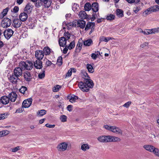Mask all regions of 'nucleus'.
<instances>
[{"instance_id":"8","label":"nucleus","mask_w":159,"mask_h":159,"mask_svg":"<svg viewBox=\"0 0 159 159\" xmlns=\"http://www.w3.org/2000/svg\"><path fill=\"white\" fill-rule=\"evenodd\" d=\"M32 99L31 98L25 100L22 104V107L28 108L30 107L32 104Z\"/></svg>"},{"instance_id":"50","label":"nucleus","mask_w":159,"mask_h":159,"mask_svg":"<svg viewBox=\"0 0 159 159\" xmlns=\"http://www.w3.org/2000/svg\"><path fill=\"white\" fill-rule=\"evenodd\" d=\"M153 152L157 156L159 157V149L157 148H155Z\"/></svg>"},{"instance_id":"62","label":"nucleus","mask_w":159,"mask_h":159,"mask_svg":"<svg viewBox=\"0 0 159 159\" xmlns=\"http://www.w3.org/2000/svg\"><path fill=\"white\" fill-rule=\"evenodd\" d=\"M8 11V8H6L5 9H4V10L2 12V15H3V16H5L7 13V12Z\"/></svg>"},{"instance_id":"35","label":"nucleus","mask_w":159,"mask_h":159,"mask_svg":"<svg viewBox=\"0 0 159 159\" xmlns=\"http://www.w3.org/2000/svg\"><path fill=\"white\" fill-rule=\"evenodd\" d=\"M46 111L44 110H41L38 111L37 113L38 116H42L46 114Z\"/></svg>"},{"instance_id":"53","label":"nucleus","mask_w":159,"mask_h":159,"mask_svg":"<svg viewBox=\"0 0 159 159\" xmlns=\"http://www.w3.org/2000/svg\"><path fill=\"white\" fill-rule=\"evenodd\" d=\"M126 1L130 3H138L140 1V0H126Z\"/></svg>"},{"instance_id":"7","label":"nucleus","mask_w":159,"mask_h":159,"mask_svg":"<svg viewBox=\"0 0 159 159\" xmlns=\"http://www.w3.org/2000/svg\"><path fill=\"white\" fill-rule=\"evenodd\" d=\"M63 25L64 26L63 27V29H64L67 28V29L69 30L71 29L73 27L76 26L75 22H70L69 23H64Z\"/></svg>"},{"instance_id":"4","label":"nucleus","mask_w":159,"mask_h":159,"mask_svg":"<svg viewBox=\"0 0 159 159\" xmlns=\"http://www.w3.org/2000/svg\"><path fill=\"white\" fill-rule=\"evenodd\" d=\"M14 33L13 30L11 29H7L3 32L5 38L9 39L12 35Z\"/></svg>"},{"instance_id":"23","label":"nucleus","mask_w":159,"mask_h":159,"mask_svg":"<svg viewBox=\"0 0 159 159\" xmlns=\"http://www.w3.org/2000/svg\"><path fill=\"white\" fill-rule=\"evenodd\" d=\"M143 148L151 152H153L154 150L155 147L151 145H145L143 146Z\"/></svg>"},{"instance_id":"24","label":"nucleus","mask_w":159,"mask_h":159,"mask_svg":"<svg viewBox=\"0 0 159 159\" xmlns=\"http://www.w3.org/2000/svg\"><path fill=\"white\" fill-rule=\"evenodd\" d=\"M114 39V38L112 37H105L104 36L101 37L100 38L99 41L100 42L102 41H104L107 42L110 40Z\"/></svg>"},{"instance_id":"52","label":"nucleus","mask_w":159,"mask_h":159,"mask_svg":"<svg viewBox=\"0 0 159 159\" xmlns=\"http://www.w3.org/2000/svg\"><path fill=\"white\" fill-rule=\"evenodd\" d=\"M143 34H151L150 29H146L143 31Z\"/></svg>"},{"instance_id":"1","label":"nucleus","mask_w":159,"mask_h":159,"mask_svg":"<svg viewBox=\"0 0 159 159\" xmlns=\"http://www.w3.org/2000/svg\"><path fill=\"white\" fill-rule=\"evenodd\" d=\"M33 65V63L31 62L21 61L19 64V66L14 69L13 74L19 78L22 75L23 69L30 70L32 68Z\"/></svg>"},{"instance_id":"32","label":"nucleus","mask_w":159,"mask_h":159,"mask_svg":"<svg viewBox=\"0 0 159 159\" xmlns=\"http://www.w3.org/2000/svg\"><path fill=\"white\" fill-rule=\"evenodd\" d=\"M84 9L86 11H89L91 9V6L89 3H86L84 5Z\"/></svg>"},{"instance_id":"12","label":"nucleus","mask_w":159,"mask_h":159,"mask_svg":"<svg viewBox=\"0 0 159 159\" xmlns=\"http://www.w3.org/2000/svg\"><path fill=\"white\" fill-rule=\"evenodd\" d=\"M17 97V95L16 93L14 92L11 93L8 95L9 100L12 102H14L16 101Z\"/></svg>"},{"instance_id":"10","label":"nucleus","mask_w":159,"mask_h":159,"mask_svg":"<svg viewBox=\"0 0 159 159\" xmlns=\"http://www.w3.org/2000/svg\"><path fill=\"white\" fill-rule=\"evenodd\" d=\"M34 66L37 69H41L43 67L41 60L37 59L34 61Z\"/></svg>"},{"instance_id":"56","label":"nucleus","mask_w":159,"mask_h":159,"mask_svg":"<svg viewBox=\"0 0 159 159\" xmlns=\"http://www.w3.org/2000/svg\"><path fill=\"white\" fill-rule=\"evenodd\" d=\"M112 127V126H110L107 125H104V128L107 130L111 131V128Z\"/></svg>"},{"instance_id":"31","label":"nucleus","mask_w":159,"mask_h":159,"mask_svg":"<svg viewBox=\"0 0 159 159\" xmlns=\"http://www.w3.org/2000/svg\"><path fill=\"white\" fill-rule=\"evenodd\" d=\"M87 69L89 72L90 73H93L94 72V70L93 69L92 66L89 64H88L87 65Z\"/></svg>"},{"instance_id":"20","label":"nucleus","mask_w":159,"mask_h":159,"mask_svg":"<svg viewBox=\"0 0 159 159\" xmlns=\"http://www.w3.org/2000/svg\"><path fill=\"white\" fill-rule=\"evenodd\" d=\"M19 18L21 21H25L28 18V15L26 13L23 12L20 14Z\"/></svg>"},{"instance_id":"45","label":"nucleus","mask_w":159,"mask_h":159,"mask_svg":"<svg viewBox=\"0 0 159 159\" xmlns=\"http://www.w3.org/2000/svg\"><path fill=\"white\" fill-rule=\"evenodd\" d=\"M151 7L152 8V12H155L159 11V6L158 5H155L152 7Z\"/></svg>"},{"instance_id":"16","label":"nucleus","mask_w":159,"mask_h":159,"mask_svg":"<svg viewBox=\"0 0 159 159\" xmlns=\"http://www.w3.org/2000/svg\"><path fill=\"white\" fill-rule=\"evenodd\" d=\"M84 45V46L89 47L93 44V42L91 39H88L83 40Z\"/></svg>"},{"instance_id":"11","label":"nucleus","mask_w":159,"mask_h":159,"mask_svg":"<svg viewBox=\"0 0 159 159\" xmlns=\"http://www.w3.org/2000/svg\"><path fill=\"white\" fill-rule=\"evenodd\" d=\"M111 127V131L116 134L122 135V131L119 128L114 126H112Z\"/></svg>"},{"instance_id":"39","label":"nucleus","mask_w":159,"mask_h":159,"mask_svg":"<svg viewBox=\"0 0 159 159\" xmlns=\"http://www.w3.org/2000/svg\"><path fill=\"white\" fill-rule=\"evenodd\" d=\"M115 16L113 14H110L107 16L106 19L108 20H112L115 19Z\"/></svg>"},{"instance_id":"19","label":"nucleus","mask_w":159,"mask_h":159,"mask_svg":"<svg viewBox=\"0 0 159 159\" xmlns=\"http://www.w3.org/2000/svg\"><path fill=\"white\" fill-rule=\"evenodd\" d=\"M9 99L7 96H4L2 97L1 98V101L2 104L6 105L9 102Z\"/></svg>"},{"instance_id":"21","label":"nucleus","mask_w":159,"mask_h":159,"mask_svg":"<svg viewBox=\"0 0 159 159\" xmlns=\"http://www.w3.org/2000/svg\"><path fill=\"white\" fill-rule=\"evenodd\" d=\"M95 23L94 22H90L88 23L86 26L85 28V30H88L89 29H94Z\"/></svg>"},{"instance_id":"40","label":"nucleus","mask_w":159,"mask_h":159,"mask_svg":"<svg viewBox=\"0 0 159 159\" xmlns=\"http://www.w3.org/2000/svg\"><path fill=\"white\" fill-rule=\"evenodd\" d=\"M152 8L151 7L145 10L143 13L144 14H145L146 15H148L149 14H150L152 11Z\"/></svg>"},{"instance_id":"33","label":"nucleus","mask_w":159,"mask_h":159,"mask_svg":"<svg viewBox=\"0 0 159 159\" xmlns=\"http://www.w3.org/2000/svg\"><path fill=\"white\" fill-rule=\"evenodd\" d=\"M9 131L8 130H2L0 131V137L4 136L8 134Z\"/></svg>"},{"instance_id":"18","label":"nucleus","mask_w":159,"mask_h":159,"mask_svg":"<svg viewBox=\"0 0 159 159\" xmlns=\"http://www.w3.org/2000/svg\"><path fill=\"white\" fill-rule=\"evenodd\" d=\"M21 24V20L18 19H15L13 21V25L15 28L19 27Z\"/></svg>"},{"instance_id":"38","label":"nucleus","mask_w":159,"mask_h":159,"mask_svg":"<svg viewBox=\"0 0 159 159\" xmlns=\"http://www.w3.org/2000/svg\"><path fill=\"white\" fill-rule=\"evenodd\" d=\"M32 8L29 5H26L25 9V11L27 13H30L32 10Z\"/></svg>"},{"instance_id":"25","label":"nucleus","mask_w":159,"mask_h":159,"mask_svg":"<svg viewBox=\"0 0 159 159\" xmlns=\"http://www.w3.org/2000/svg\"><path fill=\"white\" fill-rule=\"evenodd\" d=\"M79 17L82 19H85L87 18V15L84 11H80L79 14Z\"/></svg>"},{"instance_id":"47","label":"nucleus","mask_w":159,"mask_h":159,"mask_svg":"<svg viewBox=\"0 0 159 159\" xmlns=\"http://www.w3.org/2000/svg\"><path fill=\"white\" fill-rule=\"evenodd\" d=\"M67 117L66 116L62 115L60 117V120L62 122H65L66 121Z\"/></svg>"},{"instance_id":"54","label":"nucleus","mask_w":159,"mask_h":159,"mask_svg":"<svg viewBox=\"0 0 159 159\" xmlns=\"http://www.w3.org/2000/svg\"><path fill=\"white\" fill-rule=\"evenodd\" d=\"M52 64V63L48 59H46L45 64V65L46 67L50 66Z\"/></svg>"},{"instance_id":"17","label":"nucleus","mask_w":159,"mask_h":159,"mask_svg":"<svg viewBox=\"0 0 159 159\" xmlns=\"http://www.w3.org/2000/svg\"><path fill=\"white\" fill-rule=\"evenodd\" d=\"M66 40L65 37H62L60 38L59 43L60 46L64 47L66 45Z\"/></svg>"},{"instance_id":"13","label":"nucleus","mask_w":159,"mask_h":159,"mask_svg":"<svg viewBox=\"0 0 159 159\" xmlns=\"http://www.w3.org/2000/svg\"><path fill=\"white\" fill-rule=\"evenodd\" d=\"M75 22L76 26L81 28H84L86 22L84 21L83 20H80Z\"/></svg>"},{"instance_id":"14","label":"nucleus","mask_w":159,"mask_h":159,"mask_svg":"<svg viewBox=\"0 0 159 159\" xmlns=\"http://www.w3.org/2000/svg\"><path fill=\"white\" fill-rule=\"evenodd\" d=\"M24 77L25 80L27 81H30L32 79L31 74L28 71L24 73Z\"/></svg>"},{"instance_id":"29","label":"nucleus","mask_w":159,"mask_h":159,"mask_svg":"<svg viewBox=\"0 0 159 159\" xmlns=\"http://www.w3.org/2000/svg\"><path fill=\"white\" fill-rule=\"evenodd\" d=\"M116 14L117 16L119 17H122L123 16V11L120 9H117L116 10Z\"/></svg>"},{"instance_id":"27","label":"nucleus","mask_w":159,"mask_h":159,"mask_svg":"<svg viewBox=\"0 0 159 159\" xmlns=\"http://www.w3.org/2000/svg\"><path fill=\"white\" fill-rule=\"evenodd\" d=\"M44 55H49L51 52V49L48 47H45L43 51Z\"/></svg>"},{"instance_id":"49","label":"nucleus","mask_w":159,"mask_h":159,"mask_svg":"<svg viewBox=\"0 0 159 159\" xmlns=\"http://www.w3.org/2000/svg\"><path fill=\"white\" fill-rule=\"evenodd\" d=\"M20 150V147L17 146L13 148H11L10 151L13 152H16Z\"/></svg>"},{"instance_id":"59","label":"nucleus","mask_w":159,"mask_h":159,"mask_svg":"<svg viewBox=\"0 0 159 159\" xmlns=\"http://www.w3.org/2000/svg\"><path fill=\"white\" fill-rule=\"evenodd\" d=\"M72 74V70H69L67 73L66 74V77H70Z\"/></svg>"},{"instance_id":"60","label":"nucleus","mask_w":159,"mask_h":159,"mask_svg":"<svg viewBox=\"0 0 159 159\" xmlns=\"http://www.w3.org/2000/svg\"><path fill=\"white\" fill-rule=\"evenodd\" d=\"M19 10L18 7L16 6L13 9L12 11L16 13Z\"/></svg>"},{"instance_id":"28","label":"nucleus","mask_w":159,"mask_h":159,"mask_svg":"<svg viewBox=\"0 0 159 159\" xmlns=\"http://www.w3.org/2000/svg\"><path fill=\"white\" fill-rule=\"evenodd\" d=\"M82 73L83 74V78L84 79V80H92L90 79V77L86 72L83 71L82 72Z\"/></svg>"},{"instance_id":"55","label":"nucleus","mask_w":159,"mask_h":159,"mask_svg":"<svg viewBox=\"0 0 159 159\" xmlns=\"http://www.w3.org/2000/svg\"><path fill=\"white\" fill-rule=\"evenodd\" d=\"M45 71H44L42 73H40L38 75L40 79H42L45 76Z\"/></svg>"},{"instance_id":"44","label":"nucleus","mask_w":159,"mask_h":159,"mask_svg":"<svg viewBox=\"0 0 159 159\" xmlns=\"http://www.w3.org/2000/svg\"><path fill=\"white\" fill-rule=\"evenodd\" d=\"M27 88L26 87L22 86L21 88L19 89V92L22 93L24 94Z\"/></svg>"},{"instance_id":"6","label":"nucleus","mask_w":159,"mask_h":159,"mask_svg":"<svg viewBox=\"0 0 159 159\" xmlns=\"http://www.w3.org/2000/svg\"><path fill=\"white\" fill-rule=\"evenodd\" d=\"M68 144L65 142H62L59 144L57 147L58 151L63 152L65 151L67 148Z\"/></svg>"},{"instance_id":"43","label":"nucleus","mask_w":159,"mask_h":159,"mask_svg":"<svg viewBox=\"0 0 159 159\" xmlns=\"http://www.w3.org/2000/svg\"><path fill=\"white\" fill-rule=\"evenodd\" d=\"M75 46V42L74 41L71 42L69 46H67L68 48L69 49H71L73 48Z\"/></svg>"},{"instance_id":"46","label":"nucleus","mask_w":159,"mask_h":159,"mask_svg":"<svg viewBox=\"0 0 159 159\" xmlns=\"http://www.w3.org/2000/svg\"><path fill=\"white\" fill-rule=\"evenodd\" d=\"M61 88L60 86L57 85L55 86L52 89V90L54 92H57L58 91L59 89Z\"/></svg>"},{"instance_id":"64","label":"nucleus","mask_w":159,"mask_h":159,"mask_svg":"<svg viewBox=\"0 0 159 159\" xmlns=\"http://www.w3.org/2000/svg\"><path fill=\"white\" fill-rule=\"evenodd\" d=\"M91 57L94 60H95L97 58V57L96 56L95 53H93L91 54Z\"/></svg>"},{"instance_id":"9","label":"nucleus","mask_w":159,"mask_h":159,"mask_svg":"<svg viewBox=\"0 0 159 159\" xmlns=\"http://www.w3.org/2000/svg\"><path fill=\"white\" fill-rule=\"evenodd\" d=\"M44 56L43 51L42 50H37L35 52V57L37 59L41 60Z\"/></svg>"},{"instance_id":"30","label":"nucleus","mask_w":159,"mask_h":159,"mask_svg":"<svg viewBox=\"0 0 159 159\" xmlns=\"http://www.w3.org/2000/svg\"><path fill=\"white\" fill-rule=\"evenodd\" d=\"M45 7H49L51 5L52 2L50 0H45L43 2Z\"/></svg>"},{"instance_id":"26","label":"nucleus","mask_w":159,"mask_h":159,"mask_svg":"<svg viewBox=\"0 0 159 159\" xmlns=\"http://www.w3.org/2000/svg\"><path fill=\"white\" fill-rule=\"evenodd\" d=\"M68 98L69 99L70 102L73 103L76 102V100L78 99V97L75 95L69 96L68 97Z\"/></svg>"},{"instance_id":"22","label":"nucleus","mask_w":159,"mask_h":159,"mask_svg":"<svg viewBox=\"0 0 159 159\" xmlns=\"http://www.w3.org/2000/svg\"><path fill=\"white\" fill-rule=\"evenodd\" d=\"M91 9L94 12H96L98 10V4L97 2L93 3L91 5Z\"/></svg>"},{"instance_id":"3","label":"nucleus","mask_w":159,"mask_h":159,"mask_svg":"<svg viewBox=\"0 0 159 159\" xmlns=\"http://www.w3.org/2000/svg\"><path fill=\"white\" fill-rule=\"evenodd\" d=\"M98 140L101 142L107 143L111 142L119 141L120 139L115 136L110 135L101 136L98 138Z\"/></svg>"},{"instance_id":"48","label":"nucleus","mask_w":159,"mask_h":159,"mask_svg":"<svg viewBox=\"0 0 159 159\" xmlns=\"http://www.w3.org/2000/svg\"><path fill=\"white\" fill-rule=\"evenodd\" d=\"M70 34L68 32H65L64 33V36L65 37V38L66 39H70Z\"/></svg>"},{"instance_id":"61","label":"nucleus","mask_w":159,"mask_h":159,"mask_svg":"<svg viewBox=\"0 0 159 159\" xmlns=\"http://www.w3.org/2000/svg\"><path fill=\"white\" fill-rule=\"evenodd\" d=\"M139 8L137 7H134L133 8V11L135 13L138 12L139 10Z\"/></svg>"},{"instance_id":"51","label":"nucleus","mask_w":159,"mask_h":159,"mask_svg":"<svg viewBox=\"0 0 159 159\" xmlns=\"http://www.w3.org/2000/svg\"><path fill=\"white\" fill-rule=\"evenodd\" d=\"M35 2V6L36 7H40L42 5V2L40 1V2H39V0H37Z\"/></svg>"},{"instance_id":"34","label":"nucleus","mask_w":159,"mask_h":159,"mask_svg":"<svg viewBox=\"0 0 159 159\" xmlns=\"http://www.w3.org/2000/svg\"><path fill=\"white\" fill-rule=\"evenodd\" d=\"M83 45L82 43L80 42V41L78 42L76 48L77 50L80 51L82 49V47Z\"/></svg>"},{"instance_id":"58","label":"nucleus","mask_w":159,"mask_h":159,"mask_svg":"<svg viewBox=\"0 0 159 159\" xmlns=\"http://www.w3.org/2000/svg\"><path fill=\"white\" fill-rule=\"evenodd\" d=\"M55 125H50L49 124H46L45 125V126L46 127H48V128H53L55 127Z\"/></svg>"},{"instance_id":"15","label":"nucleus","mask_w":159,"mask_h":159,"mask_svg":"<svg viewBox=\"0 0 159 159\" xmlns=\"http://www.w3.org/2000/svg\"><path fill=\"white\" fill-rule=\"evenodd\" d=\"M9 79L10 82L13 84H16L17 80H19V78L13 74L10 76V77H9Z\"/></svg>"},{"instance_id":"5","label":"nucleus","mask_w":159,"mask_h":159,"mask_svg":"<svg viewBox=\"0 0 159 159\" xmlns=\"http://www.w3.org/2000/svg\"><path fill=\"white\" fill-rule=\"evenodd\" d=\"M11 23L10 19L7 18H4L1 22V26L3 28H7L10 25Z\"/></svg>"},{"instance_id":"36","label":"nucleus","mask_w":159,"mask_h":159,"mask_svg":"<svg viewBox=\"0 0 159 159\" xmlns=\"http://www.w3.org/2000/svg\"><path fill=\"white\" fill-rule=\"evenodd\" d=\"M88 144H83L81 146V149L84 151H86L89 149Z\"/></svg>"},{"instance_id":"42","label":"nucleus","mask_w":159,"mask_h":159,"mask_svg":"<svg viewBox=\"0 0 159 159\" xmlns=\"http://www.w3.org/2000/svg\"><path fill=\"white\" fill-rule=\"evenodd\" d=\"M150 30L151 34L159 32V27L152 29Z\"/></svg>"},{"instance_id":"63","label":"nucleus","mask_w":159,"mask_h":159,"mask_svg":"<svg viewBox=\"0 0 159 159\" xmlns=\"http://www.w3.org/2000/svg\"><path fill=\"white\" fill-rule=\"evenodd\" d=\"M148 43L144 42L141 45L140 47L141 48H143L144 47H145V46H146L148 45Z\"/></svg>"},{"instance_id":"37","label":"nucleus","mask_w":159,"mask_h":159,"mask_svg":"<svg viewBox=\"0 0 159 159\" xmlns=\"http://www.w3.org/2000/svg\"><path fill=\"white\" fill-rule=\"evenodd\" d=\"M8 115L7 113L0 114V120L7 118Z\"/></svg>"},{"instance_id":"2","label":"nucleus","mask_w":159,"mask_h":159,"mask_svg":"<svg viewBox=\"0 0 159 159\" xmlns=\"http://www.w3.org/2000/svg\"><path fill=\"white\" fill-rule=\"evenodd\" d=\"M78 85L82 91L87 92L89 91L90 88H93L94 84L92 80H84V82H80Z\"/></svg>"},{"instance_id":"41","label":"nucleus","mask_w":159,"mask_h":159,"mask_svg":"<svg viewBox=\"0 0 159 159\" xmlns=\"http://www.w3.org/2000/svg\"><path fill=\"white\" fill-rule=\"evenodd\" d=\"M79 8V5L76 3L73 4L72 7V9L74 11H78Z\"/></svg>"},{"instance_id":"57","label":"nucleus","mask_w":159,"mask_h":159,"mask_svg":"<svg viewBox=\"0 0 159 159\" xmlns=\"http://www.w3.org/2000/svg\"><path fill=\"white\" fill-rule=\"evenodd\" d=\"M131 104V102L130 101H129L124 104L123 106L126 108H128L129 107Z\"/></svg>"}]
</instances>
